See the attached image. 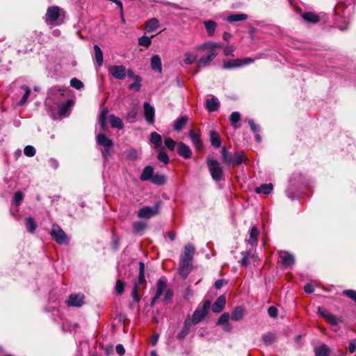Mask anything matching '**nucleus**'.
<instances>
[{
    "label": "nucleus",
    "instance_id": "8",
    "mask_svg": "<svg viewBox=\"0 0 356 356\" xmlns=\"http://www.w3.org/2000/svg\"><path fill=\"white\" fill-rule=\"evenodd\" d=\"M167 284L166 281L164 278H161L159 280L156 284V294L152 300L151 305H154L156 300L163 295V293L166 291Z\"/></svg>",
    "mask_w": 356,
    "mask_h": 356
},
{
    "label": "nucleus",
    "instance_id": "63",
    "mask_svg": "<svg viewBox=\"0 0 356 356\" xmlns=\"http://www.w3.org/2000/svg\"><path fill=\"white\" fill-rule=\"evenodd\" d=\"M248 124H249V125L250 126V129H251V130H252V132H254V133H257V132H259V131H260V127H259V126H258V125H257V124L254 123V120H253L250 119V120H248Z\"/></svg>",
    "mask_w": 356,
    "mask_h": 356
},
{
    "label": "nucleus",
    "instance_id": "47",
    "mask_svg": "<svg viewBox=\"0 0 356 356\" xmlns=\"http://www.w3.org/2000/svg\"><path fill=\"white\" fill-rule=\"evenodd\" d=\"M127 157L131 161H136L139 157L138 151L134 149H130L127 152Z\"/></svg>",
    "mask_w": 356,
    "mask_h": 356
},
{
    "label": "nucleus",
    "instance_id": "28",
    "mask_svg": "<svg viewBox=\"0 0 356 356\" xmlns=\"http://www.w3.org/2000/svg\"><path fill=\"white\" fill-rule=\"evenodd\" d=\"M209 136L211 145L215 147H219L221 145V138L218 133L216 131H211Z\"/></svg>",
    "mask_w": 356,
    "mask_h": 356
},
{
    "label": "nucleus",
    "instance_id": "51",
    "mask_svg": "<svg viewBox=\"0 0 356 356\" xmlns=\"http://www.w3.org/2000/svg\"><path fill=\"white\" fill-rule=\"evenodd\" d=\"M22 89H23L25 91V93H24V95H23L22 98V99L19 102V104L20 105H23V104H24L26 102V101L28 99V97H29V96L30 95V93H31V89L27 86H22Z\"/></svg>",
    "mask_w": 356,
    "mask_h": 356
},
{
    "label": "nucleus",
    "instance_id": "43",
    "mask_svg": "<svg viewBox=\"0 0 356 356\" xmlns=\"http://www.w3.org/2000/svg\"><path fill=\"white\" fill-rule=\"evenodd\" d=\"M275 340V336L272 332H268L262 336V341L266 346L272 344Z\"/></svg>",
    "mask_w": 356,
    "mask_h": 356
},
{
    "label": "nucleus",
    "instance_id": "37",
    "mask_svg": "<svg viewBox=\"0 0 356 356\" xmlns=\"http://www.w3.org/2000/svg\"><path fill=\"white\" fill-rule=\"evenodd\" d=\"M273 190V184H262L259 187H257L255 189L256 193H262L264 195H268L271 193Z\"/></svg>",
    "mask_w": 356,
    "mask_h": 356
},
{
    "label": "nucleus",
    "instance_id": "30",
    "mask_svg": "<svg viewBox=\"0 0 356 356\" xmlns=\"http://www.w3.org/2000/svg\"><path fill=\"white\" fill-rule=\"evenodd\" d=\"M191 327V321L186 320L184 324V327L180 332L177 335V338L179 339H182L185 338L189 333Z\"/></svg>",
    "mask_w": 356,
    "mask_h": 356
},
{
    "label": "nucleus",
    "instance_id": "55",
    "mask_svg": "<svg viewBox=\"0 0 356 356\" xmlns=\"http://www.w3.org/2000/svg\"><path fill=\"white\" fill-rule=\"evenodd\" d=\"M165 145L171 151L174 150L176 146V142L170 138H166L164 140Z\"/></svg>",
    "mask_w": 356,
    "mask_h": 356
},
{
    "label": "nucleus",
    "instance_id": "4",
    "mask_svg": "<svg viewBox=\"0 0 356 356\" xmlns=\"http://www.w3.org/2000/svg\"><path fill=\"white\" fill-rule=\"evenodd\" d=\"M51 238L59 245L67 244L69 238L65 232L58 225H53L50 232Z\"/></svg>",
    "mask_w": 356,
    "mask_h": 356
},
{
    "label": "nucleus",
    "instance_id": "18",
    "mask_svg": "<svg viewBox=\"0 0 356 356\" xmlns=\"http://www.w3.org/2000/svg\"><path fill=\"white\" fill-rule=\"evenodd\" d=\"M154 176V169L152 166L147 165L144 168L140 175V179L141 181H152Z\"/></svg>",
    "mask_w": 356,
    "mask_h": 356
},
{
    "label": "nucleus",
    "instance_id": "27",
    "mask_svg": "<svg viewBox=\"0 0 356 356\" xmlns=\"http://www.w3.org/2000/svg\"><path fill=\"white\" fill-rule=\"evenodd\" d=\"M149 141L154 145V147L157 149L160 147L162 144L161 136L157 132L154 131L150 134Z\"/></svg>",
    "mask_w": 356,
    "mask_h": 356
},
{
    "label": "nucleus",
    "instance_id": "2",
    "mask_svg": "<svg viewBox=\"0 0 356 356\" xmlns=\"http://www.w3.org/2000/svg\"><path fill=\"white\" fill-rule=\"evenodd\" d=\"M64 11L58 6L47 8L45 21L49 25H58L63 22Z\"/></svg>",
    "mask_w": 356,
    "mask_h": 356
},
{
    "label": "nucleus",
    "instance_id": "21",
    "mask_svg": "<svg viewBox=\"0 0 356 356\" xmlns=\"http://www.w3.org/2000/svg\"><path fill=\"white\" fill-rule=\"evenodd\" d=\"M97 142L104 147H113V145L112 140L103 134H99L97 135Z\"/></svg>",
    "mask_w": 356,
    "mask_h": 356
},
{
    "label": "nucleus",
    "instance_id": "9",
    "mask_svg": "<svg viewBox=\"0 0 356 356\" xmlns=\"http://www.w3.org/2000/svg\"><path fill=\"white\" fill-rule=\"evenodd\" d=\"M68 306L80 307L84 304V295L81 293H72L67 301Z\"/></svg>",
    "mask_w": 356,
    "mask_h": 356
},
{
    "label": "nucleus",
    "instance_id": "34",
    "mask_svg": "<svg viewBox=\"0 0 356 356\" xmlns=\"http://www.w3.org/2000/svg\"><path fill=\"white\" fill-rule=\"evenodd\" d=\"M248 17L246 14L238 13L229 15L226 19L229 22H235L238 21L246 20Z\"/></svg>",
    "mask_w": 356,
    "mask_h": 356
},
{
    "label": "nucleus",
    "instance_id": "16",
    "mask_svg": "<svg viewBox=\"0 0 356 356\" xmlns=\"http://www.w3.org/2000/svg\"><path fill=\"white\" fill-rule=\"evenodd\" d=\"M220 107V102L217 97H213L206 101V108L209 112L217 111Z\"/></svg>",
    "mask_w": 356,
    "mask_h": 356
},
{
    "label": "nucleus",
    "instance_id": "40",
    "mask_svg": "<svg viewBox=\"0 0 356 356\" xmlns=\"http://www.w3.org/2000/svg\"><path fill=\"white\" fill-rule=\"evenodd\" d=\"M197 56L196 54L189 51L186 52L184 54V63L186 65H191L195 61Z\"/></svg>",
    "mask_w": 356,
    "mask_h": 356
},
{
    "label": "nucleus",
    "instance_id": "7",
    "mask_svg": "<svg viewBox=\"0 0 356 356\" xmlns=\"http://www.w3.org/2000/svg\"><path fill=\"white\" fill-rule=\"evenodd\" d=\"M108 70L115 79L122 80L126 77V67L123 65H111Z\"/></svg>",
    "mask_w": 356,
    "mask_h": 356
},
{
    "label": "nucleus",
    "instance_id": "39",
    "mask_svg": "<svg viewBox=\"0 0 356 356\" xmlns=\"http://www.w3.org/2000/svg\"><path fill=\"white\" fill-rule=\"evenodd\" d=\"M166 181V177L165 175L161 174H154L151 182L154 184L161 186L163 185Z\"/></svg>",
    "mask_w": 356,
    "mask_h": 356
},
{
    "label": "nucleus",
    "instance_id": "3",
    "mask_svg": "<svg viewBox=\"0 0 356 356\" xmlns=\"http://www.w3.org/2000/svg\"><path fill=\"white\" fill-rule=\"evenodd\" d=\"M207 166L212 179L216 181L222 179L223 171L218 161L210 157L207 160Z\"/></svg>",
    "mask_w": 356,
    "mask_h": 356
},
{
    "label": "nucleus",
    "instance_id": "15",
    "mask_svg": "<svg viewBox=\"0 0 356 356\" xmlns=\"http://www.w3.org/2000/svg\"><path fill=\"white\" fill-rule=\"evenodd\" d=\"M259 231L256 226H252L249 232V238L247 243L252 246H256L258 243Z\"/></svg>",
    "mask_w": 356,
    "mask_h": 356
},
{
    "label": "nucleus",
    "instance_id": "23",
    "mask_svg": "<svg viewBox=\"0 0 356 356\" xmlns=\"http://www.w3.org/2000/svg\"><path fill=\"white\" fill-rule=\"evenodd\" d=\"M247 159L245 158L243 152H236L233 159H232V164L233 166L238 165L243 163H245Z\"/></svg>",
    "mask_w": 356,
    "mask_h": 356
},
{
    "label": "nucleus",
    "instance_id": "48",
    "mask_svg": "<svg viewBox=\"0 0 356 356\" xmlns=\"http://www.w3.org/2000/svg\"><path fill=\"white\" fill-rule=\"evenodd\" d=\"M152 43L151 38L148 36L143 35L138 39V44L140 46L148 47Z\"/></svg>",
    "mask_w": 356,
    "mask_h": 356
},
{
    "label": "nucleus",
    "instance_id": "44",
    "mask_svg": "<svg viewBox=\"0 0 356 356\" xmlns=\"http://www.w3.org/2000/svg\"><path fill=\"white\" fill-rule=\"evenodd\" d=\"M221 153L224 163L227 165H230L232 164V157L225 147L222 148Z\"/></svg>",
    "mask_w": 356,
    "mask_h": 356
},
{
    "label": "nucleus",
    "instance_id": "17",
    "mask_svg": "<svg viewBox=\"0 0 356 356\" xmlns=\"http://www.w3.org/2000/svg\"><path fill=\"white\" fill-rule=\"evenodd\" d=\"M226 302V298L224 296H220L217 298L215 302L213 304L212 310L215 313L220 312L225 307Z\"/></svg>",
    "mask_w": 356,
    "mask_h": 356
},
{
    "label": "nucleus",
    "instance_id": "46",
    "mask_svg": "<svg viewBox=\"0 0 356 356\" xmlns=\"http://www.w3.org/2000/svg\"><path fill=\"white\" fill-rule=\"evenodd\" d=\"M242 259L238 261L241 266H248L250 264V252L243 251L241 252Z\"/></svg>",
    "mask_w": 356,
    "mask_h": 356
},
{
    "label": "nucleus",
    "instance_id": "20",
    "mask_svg": "<svg viewBox=\"0 0 356 356\" xmlns=\"http://www.w3.org/2000/svg\"><path fill=\"white\" fill-rule=\"evenodd\" d=\"M195 254V248L191 244H187L184 247V254L181 256V259L192 260Z\"/></svg>",
    "mask_w": 356,
    "mask_h": 356
},
{
    "label": "nucleus",
    "instance_id": "29",
    "mask_svg": "<svg viewBox=\"0 0 356 356\" xmlns=\"http://www.w3.org/2000/svg\"><path fill=\"white\" fill-rule=\"evenodd\" d=\"M145 281V264L143 262L139 263V275L138 280L134 282V286H138L140 288V286L143 284Z\"/></svg>",
    "mask_w": 356,
    "mask_h": 356
},
{
    "label": "nucleus",
    "instance_id": "32",
    "mask_svg": "<svg viewBox=\"0 0 356 356\" xmlns=\"http://www.w3.org/2000/svg\"><path fill=\"white\" fill-rule=\"evenodd\" d=\"M159 28V20L154 17L146 22V31L148 33L153 32Z\"/></svg>",
    "mask_w": 356,
    "mask_h": 356
},
{
    "label": "nucleus",
    "instance_id": "49",
    "mask_svg": "<svg viewBox=\"0 0 356 356\" xmlns=\"http://www.w3.org/2000/svg\"><path fill=\"white\" fill-rule=\"evenodd\" d=\"M146 225L142 222H135L133 224L134 231L136 233H140L145 230Z\"/></svg>",
    "mask_w": 356,
    "mask_h": 356
},
{
    "label": "nucleus",
    "instance_id": "1",
    "mask_svg": "<svg viewBox=\"0 0 356 356\" xmlns=\"http://www.w3.org/2000/svg\"><path fill=\"white\" fill-rule=\"evenodd\" d=\"M221 47L220 44L213 42H204L197 47V50H207V54L200 58L198 63L203 66L209 65L211 61L218 55V49Z\"/></svg>",
    "mask_w": 356,
    "mask_h": 356
},
{
    "label": "nucleus",
    "instance_id": "61",
    "mask_svg": "<svg viewBox=\"0 0 356 356\" xmlns=\"http://www.w3.org/2000/svg\"><path fill=\"white\" fill-rule=\"evenodd\" d=\"M140 288L138 287V286H134V288L131 291V297L134 300V301L138 302L140 301V297L138 296V291Z\"/></svg>",
    "mask_w": 356,
    "mask_h": 356
},
{
    "label": "nucleus",
    "instance_id": "36",
    "mask_svg": "<svg viewBox=\"0 0 356 356\" xmlns=\"http://www.w3.org/2000/svg\"><path fill=\"white\" fill-rule=\"evenodd\" d=\"M204 24L209 35L211 36L214 34L217 24L213 20H207L204 22Z\"/></svg>",
    "mask_w": 356,
    "mask_h": 356
},
{
    "label": "nucleus",
    "instance_id": "56",
    "mask_svg": "<svg viewBox=\"0 0 356 356\" xmlns=\"http://www.w3.org/2000/svg\"><path fill=\"white\" fill-rule=\"evenodd\" d=\"M158 159L165 164H168L169 162L168 155L163 151H161L157 156Z\"/></svg>",
    "mask_w": 356,
    "mask_h": 356
},
{
    "label": "nucleus",
    "instance_id": "24",
    "mask_svg": "<svg viewBox=\"0 0 356 356\" xmlns=\"http://www.w3.org/2000/svg\"><path fill=\"white\" fill-rule=\"evenodd\" d=\"M109 122L111 124V127L113 128L122 129L124 127L122 120L120 118L115 116V115H109Z\"/></svg>",
    "mask_w": 356,
    "mask_h": 356
},
{
    "label": "nucleus",
    "instance_id": "64",
    "mask_svg": "<svg viewBox=\"0 0 356 356\" xmlns=\"http://www.w3.org/2000/svg\"><path fill=\"white\" fill-rule=\"evenodd\" d=\"M268 314L270 317L276 318L277 316L278 311L275 307L270 306L268 309Z\"/></svg>",
    "mask_w": 356,
    "mask_h": 356
},
{
    "label": "nucleus",
    "instance_id": "41",
    "mask_svg": "<svg viewBox=\"0 0 356 356\" xmlns=\"http://www.w3.org/2000/svg\"><path fill=\"white\" fill-rule=\"evenodd\" d=\"M302 18L305 21L312 22V23H316L317 22H318V20H319L318 16L313 13H311V12L304 13L302 15Z\"/></svg>",
    "mask_w": 356,
    "mask_h": 356
},
{
    "label": "nucleus",
    "instance_id": "33",
    "mask_svg": "<svg viewBox=\"0 0 356 356\" xmlns=\"http://www.w3.org/2000/svg\"><path fill=\"white\" fill-rule=\"evenodd\" d=\"M72 104V100H67L65 103H63L58 106V114L60 116H65L68 113L69 109Z\"/></svg>",
    "mask_w": 356,
    "mask_h": 356
},
{
    "label": "nucleus",
    "instance_id": "62",
    "mask_svg": "<svg viewBox=\"0 0 356 356\" xmlns=\"http://www.w3.org/2000/svg\"><path fill=\"white\" fill-rule=\"evenodd\" d=\"M318 314L325 320L328 318L331 313H330L327 309L324 307H318Z\"/></svg>",
    "mask_w": 356,
    "mask_h": 356
},
{
    "label": "nucleus",
    "instance_id": "13",
    "mask_svg": "<svg viewBox=\"0 0 356 356\" xmlns=\"http://www.w3.org/2000/svg\"><path fill=\"white\" fill-rule=\"evenodd\" d=\"M191 270V261L181 259L179 264V273L183 277H186Z\"/></svg>",
    "mask_w": 356,
    "mask_h": 356
},
{
    "label": "nucleus",
    "instance_id": "19",
    "mask_svg": "<svg viewBox=\"0 0 356 356\" xmlns=\"http://www.w3.org/2000/svg\"><path fill=\"white\" fill-rule=\"evenodd\" d=\"M241 59H232V60H224L222 67L223 69L229 70L232 68L241 67Z\"/></svg>",
    "mask_w": 356,
    "mask_h": 356
},
{
    "label": "nucleus",
    "instance_id": "6",
    "mask_svg": "<svg viewBox=\"0 0 356 356\" xmlns=\"http://www.w3.org/2000/svg\"><path fill=\"white\" fill-rule=\"evenodd\" d=\"M160 208V202H157L153 207H145L138 212L140 218H151L158 214Z\"/></svg>",
    "mask_w": 356,
    "mask_h": 356
},
{
    "label": "nucleus",
    "instance_id": "59",
    "mask_svg": "<svg viewBox=\"0 0 356 356\" xmlns=\"http://www.w3.org/2000/svg\"><path fill=\"white\" fill-rule=\"evenodd\" d=\"M124 284L120 280H118L115 284V290L118 294L121 295L124 292Z\"/></svg>",
    "mask_w": 356,
    "mask_h": 356
},
{
    "label": "nucleus",
    "instance_id": "12",
    "mask_svg": "<svg viewBox=\"0 0 356 356\" xmlns=\"http://www.w3.org/2000/svg\"><path fill=\"white\" fill-rule=\"evenodd\" d=\"M188 136L192 141L193 145L195 147L200 151L203 148L202 141L200 138V135L195 133L193 129H191L188 132Z\"/></svg>",
    "mask_w": 356,
    "mask_h": 356
},
{
    "label": "nucleus",
    "instance_id": "25",
    "mask_svg": "<svg viewBox=\"0 0 356 356\" xmlns=\"http://www.w3.org/2000/svg\"><path fill=\"white\" fill-rule=\"evenodd\" d=\"M315 356H329L330 353V348L325 344H321L315 348Z\"/></svg>",
    "mask_w": 356,
    "mask_h": 356
},
{
    "label": "nucleus",
    "instance_id": "26",
    "mask_svg": "<svg viewBox=\"0 0 356 356\" xmlns=\"http://www.w3.org/2000/svg\"><path fill=\"white\" fill-rule=\"evenodd\" d=\"M244 316V309L239 306L236 307L232 312L231 318L235 321H239L243 319Z\"/></svg>",
    "mask_w": 356,
    "mask_h": 356
},
{
    "label": "nucleus",
    "instance_id": "50",
    "mask_svg": "<svg viewBox=\"0 0 356 356\" xmlns=\"http://www.w3.org/2000/svg\"><path fill=\"white\" fill-rule=\"evenodd\" d=\"M135 81L129 85V89L138 91L140 89L141 78L140 76H135Z\"/></svg>",
    "mask_w": 356,
    "mask_h": 356
},
{
    "label": "nucleus",
    "instance_id": "53",
    "mask_svg": "<svg viewBox=\"0 0 356 356\" xmlns=\"http://www.w3.org/2000/svg\"><path fill=\"white\" fill-rule=\"evenodd\" d=\"M229 314L227 312H225L222 314L220 317L218 318L217 325H222L227 323H228V321L229 319Z\"/></svg>",
    "mask_w": 356,
    "mask_h": 356
},
{
    "label": "nucleus",
    "instance_id": "57",
    "mask_svg": "<svg viewBox=\"0 0 356 356\" xmlns=\"http://www.w3.org/2000/svg\"><path fill=\"white\" fill-rule=\"evenodd\" d=\"M326 321L331 325H337L339 322H341V320L338 317L332 314H330V315L328 316Z\"/></svg>",
    "mask_w": 356,
    "mask_h": 356
},
{
    "label": "nucleus",
    "instance_id": "58",
    "mask_svg": "<svg viewBox=\"0 0 356 356\" xmlns=\"http://www.w3.org/2000/svg\"><path fill=\"white\" fill-rule=\"evenodd\" d=\"M24 198V195L22 193V192L21 191H17L15 193L14 195V202L15 204L18 206L21 204L22 200Z\"/></svg>",
    "mask_w": 356,
    "mask_h": 356
},
{
    "label": "nucleus",
    "instance_id": "22",
    "mask_svg": "<svg viewBox=\"0 0 356 356\" xmlns=\"http://www.w3.org/2000/svg\"><path fill=\"white\" fill-rule=\"evenodd\" d=\"M151 67L154 71H158L159 73L162 71L161 60L159 55H154L151 58Z\"/></svg>",
    "mask_w": 356,
    "mask_h": 356
},
{
    "label": "nucleus",
    "instance_id": "45",
    "mask_svg": "<svg viewBox=\"0 0 356 356\" xmlns=\"http://www.w3.org/2000/svg\"><path fill=\"white\" fill-rule=\"evenodd\" d=\"M241 115L238 112L234 111L230 115L229 120L231 124L235 128H238V127L236 124L240 120Z\"/></svg>",
    "mask_w": 356,
    "mask_h": 356
},
{
    "label": "nucleus",
    "instance_id": "54",
    "mask_svg": "<svg viewBox=\"0 0 356 356\" xmlns=\"http://www.w3.org/2000/svg\"><path fill=\"white\" fill-rule=\"evenodd\" d=\"M70 86L77 90H80L82 88H83V83L80 80L77 79L76 78H73L71 79Z\"/></svg>",
    "mask_w": 356,
    "mask_h": 356
},
{
    "label": "nucleus",
    "instance_id": "35",
    "mask_svg": "<svg viewBox=\"0 0 356 356\" xmlns=\"http://www.w3.org/2000/svg\"><path fill=\"white\" fill-rule=\"evenodd\" d=\"M188 121V117L186 115L179 118L174 124V129L176 131L181 130L186 125Z\"/></svg>",
    "mask_w": 356,
    "mask_h": 356
},
{
    "label": "nucleus",
    "instance_id": "10",
    "mask_svg": "<svg viewBox=\"0 0 356 356\" xmlns=\"http://www.w3.org/2000/svg\"><path fill=\"white\" fill-rule=\"evenodd\" d=\"M279 259L285 267H290L293 266L295 262L294 256L284 250L279 252Z\"/></svg>",
    "mask_w": 356,
    "mask_h": 356
},
{
    "label": "nucleus",
    "instance_id": "42",
    "mask_svg": "<svg viewBox=\"0 0 356 356\" xmlns=\"http://www.w3.org/2000/svg\"><path fill=\"white\" fill-rule=\"evenodd\" d=\"M26 227L29 232L33 234L36 229V224L31 217L26 218Z\"/></svg>",
    "mask_w": 356,
    "mask_h": 356
},
{
    "label": "nucleus",
    "instance_id": "52",
    "mask_svg": "<svg viewBox=\"0 0 356 356\" xmlns=\"http://www.w3.org/2000/svg\"><path fill=\"white\" fill-rule=\"evenodd\" d=\"M35 149L32 145H27L24 149V153L26 156L32 157L35 154Z\"/></svg>",
    "mask_w": 356,
    "mask_h": 356
},
{
    "label": "nucleus",
    "instance_id": "11",
    "mask_svg": "<svg viewBox=\"0 0 356 356\" xmlns=\"http://www.w3.org/2000/svg\"><path fill=\"white\" fill-rule=\"evenodd\" d=\"M144 117L146 121L149 124L154 122V108L149 103L145 102L144 105Z\"/></svg>",
    "mask_w": 356,
    "mask_h": 356
},
{
    "label": "nucleus",
    "instance_id": "38",
    "mask_svg": "<svg viewBox=\"0 0 356 356\" xmlns=\"http://www.w3.org/2000/svg\"><path fill=\"white\" fill-rule=\"evenodd\" d=\"M95 58L99 67L103 64V53L97 44L94 45Z\"/></svg>",
    "mask_w": 356,
    "mask_h": 356
},
{
    "label": "nucleus",
    "instance_id": "31",
    "mask_svg": "<svg viewBox=\"0 0 356 356\" xmlns=\"http://www.w3.org/2000/svg\"><path fill=\"white\" fill-rule=\"evenodd\" d=\"M108 111L106 109H103L99 115V124L100 125L101 131H104L106 129V118H107Z\"/></svg>",
    "mask_w": 356,
    "mask_h": 356
},
{
    "label": "nucleus",
    "instance_id": "14",
    "mask_svg": "<svg viewBox=\"0 0 356 356\" xmlns=\"http://www.w3.org/2000/svg\"><path fill=\"white\" fill-rule=\"evenodd\" d=\"M177 153L184 159H190L192 156V151L190 147L184 143H179L178 144Z\"/></svg>",
    "mask_w": 356,
    "mask_h": 356
},
{
    "label": "nucleus",
    "instance_id": "60",
    "mask_svg": "<svg viewBox=\"0 0 356 356\" xmlns=\"http://www.w3.org/2000/svg\"><path fill=\"white\" fill-rule=\"evenodd\" d=\"M343 294L353 300L356 302V291L347 289L343 291Z\"/></svg>",
    "mask_w": 356,
    "mask_h": 356
},
{
    "label": "nucleus",
    "instance_id": "5",
    "mask_svg": "<svg viewBox=\"0 0 356 356\" xmlns=\"http://www.w3.org/2000/svg\"><path fill=\"white\" fill-rule=\"evenodd\" d=\"M211 302L209 300H206L204 302L202 307L196 309L193 313L192 318V321L194 324H197L204 318L207 314Z\"/></svg>",
    "mask_w": 356,
    "mask_h": 356
}]
</instances>
